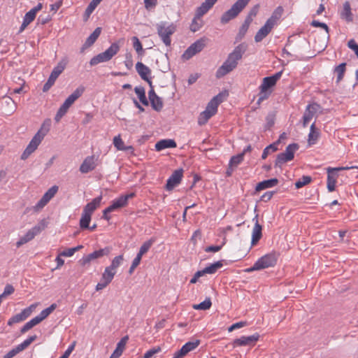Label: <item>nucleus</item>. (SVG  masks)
I'll list each match as a JSON object with an SVG mask.
<instances>
[{
  "label": "nucleus",
  "instance_id": "nucleus-30",
  "mask_svg": "<svg viewBox=\"0 0 358 358\" xmlns=\"http://www.w3.org/2000/svg\"><path fill=\"white\" fill-rule=\"evenodd\" d=\"M45 228V223L41 222L30 229L24 236L29 241H30L34 239L36 235L39 234Z\"/></svg>",
  "mask_w": 358,
  "mask_h": 358
},
{
  "label": "nucleus",
  "instance_id": "nucleus-10",
  "mask_svg": "<svg viewBox=\"0 0 358 358\" xmlns=\"http://www.w3.org/2000/svg\"><path fill=\"white\" fill-rule=\"evenodd\" d=\"M206 45V39L204 38H200L192 43L182 54V59L183 60H188L191 59L196 54L200 52Z\"/></svg>",
  "mask_w": 358,
  "mask_h": 358
},
{
  "label": "nucleus",
  "instance_id": "nucleus-8",
  "mask_svg": "<svg viewBox=\"0 0 358 358\" xmlns=\"http://www.w3.org/2000/svg\"><path fill=\"white\" fill-rule=\"evenodd\" d=\"M299 145L296 143L289 144L285 150L280 153L276 158L275 165L280 167L282 164L294 159V153L298 150Z\"/></svg>",
  "mask_w": 358,
  "mask_h": 358
},
{
  "label": "nucleus",
  "instance_id": "nucleus-58",
  "mask_svg": "<svg viewBox=\"0 0 358 358\" xmlns=\"http://www.w3.org/2000/svg\"><path fill=\"white\" fill-rule=\"evenodd\" d=\"M277 149L278 148L275 144L269 145L264 150L262 158L265 159L271 152H275Z\"/></svg>",
  "mask_w": 358,
  "mask_h": 358
},
{
  "label": "nucleus",
  "instance_id": "nucleus-53",
  "mask_svg": "<svg viewBox=\"0 0 358 358\" xmlns=\"http://www.w3.org/2000/svg\"><path fill=\"white\" fill-rule=\"evenodd\" d=\"M243 157H244L243 154H241V153L239 155L233 156L229 161L230 168L236 167L238 164H240L243 162Z\"/></svg>",
  "mask_w": 358,
  "mask_h": 358
},
{
  "label": "nucleus",
  "instance_id": "nucleus-7",
  "mask_svg": "<svg viewBox=\"0 0 358 358\" xmlns=\"http://www.w3.org/2000/svg\"><path fill=\"white\" fill-rule=\"evenodd\" d=\"M120 50V46L117 43H113L104 52L99 53L92 57L90 62L91 66H95L99 63L110 60Z\"/></svg>",
  "mask_w": 358,
  "mask_h": 358
},
{
  "label": "nucleus",
  "instance_id": "nucleus-24",
  "mask_svg": "<svg viewBox=\"0 0 358 358\" xmlns=\"http://www.w3.org/2000/svg\"><path fill=\"white\" fill-rule=\"evenodd\" d=\"M1 104L2 110L7 115H12L16 110L17 105L13 99L9 96L4 97Z\"/></svg>",
  "mask_w": 358,
  "mask_h": 358
},
{
  "label": "nucleus",
  "instance_id": "nucleus-15",
  "mask_svg": "<svg viewBox=\"0 0 358 358\" xmlns=\"http://www.w3.org/2000/svg\"><path fill=\"white\" fill-rule=\"evenodd\" d=\"M43 8V4L41 3H38L36 6L31 8L29 12H27L24 18L22 24H21L19 32H22L36 18V14L38 11H40Z\"/></svg>",
  "mask_w": 358,
  "mask_h": 358
},
{
  "label": "nucleus",
  "instance_id": "nucleus-34",
  "mask_svg": "<svg viewBox=\"0 0 358 358\" xmlns=\"http://www.w3.org/2000/svg\"><path fill=\"white\" fill-rule=\"evenodd\" d=\"M176 143L172 139H164L158 141L155 144V149L157 151H161L166 148H173L176 147Z\"/></svg>",
  "mask_w": 358,
  "mask_h": 358
},
{
  "label": "nucleus",
  "instance_id": "nucleus-61",
  "mask_svg": "<svg viewBox=\"0 0 358 358\" xmlns=\"http://www.w3.org/2000/svg\"><path fill=\"white\" fill-rule=\"evenodd\" d=\"M259 4H257L255 6H254L250 10L249 13H248V18H247V20H250L251 21L252 20V17H255L258 12H259Z\"/></svg>",
  "mask_w": 358,
  "mask_h": 358
},
{
  "label": "nucleus",
  "instance_id": "nucleus-2",
  "mask_svg": "<svg viewBox=\"0 0 358 358\" xmlns=\"http://www.w3.org/2000/svg\"><path fill=\"white\" fill-rule=\"evenodd\" d=\"M50 127V120L44 122L37 133L34 136L23 153L21 155V159L23 160L27 159L38 147L41 141L48 133Z\"/></svg>",
  "mask_w": 358,
  "mask_h": 358
},
{
  "label": "nucleus",
  "instance_id": "nucleus-38",
  "mask_svg": "<svg viewBox=\"0 0 358 358\" xmlns=\"http://www.w3.org/2000/svg\"><path fill=\"white\" fill-rule=\"evenodd\" d=\"M223 266L222 261H217L210 265L206 266L203 270H201V273L204 275L205 274H214L216 271Z\"/></svg>",
  "mask_w": 358,
  "mask_h": 358
},
{
  "label": "nucleus",
  "instance_id": "nucleus-32",
  "mask_svg": "<svg viewBox=\"0 0 358 358\" xmlns=\"http://www.w3.org/2000/svg\"><path fill=\"white\" fill-rule=\"evenodd\" d=\"M341 17L347 22H351L353 20V15L351 11V6L349 1L343 3V8L341 12Z\"/></svg>",
  "mask_w": 358,
  "mask_h": 358
},
{
  "label": "nucleus",
  "instance_id": "nucleus-29",
  "mask_svg": "<svg viewBox=\"0 0 358 358\" xmlns=\"http://www.w3.org/2000/svg\"><path fill=\"white\" fill-rule=\"evenodd\" d=\"M114 146L116 148L117 150H122V151H130L132 154L134 152V149L133 146L129 145L126 146L124 145V141H122L120 134L115 136L113 138V141Z\"/></svg>",
  "mask_w": 358,
  "mask_h": 358
},
{
  "label": "nucleus",
  "instance_id": "nucleus-14",
  "mask_svg": "<svg viewBox=\"0 0 358 358\" xmlns=\"http://www.w3.org/2000/svg\"><path fill=\"white\" fill-rule=\"evenodd\" d=\"M37 306H38L37 303H33L31 306H29L28 308H26L24 310H22L20 313H18V314L13 316L12 317H10L8 320V325L11 326L13 324L24 321L32 313V312L36 309Z\"/></svg>",
  "mask_w": 358,
  "mask_h": 358
},
{
  "label": "nucleus",
  "instance_id": "nucleus-19",
  "mask_svg": "<svg viewBox=\"0 0 358 358\" xmlns=\"http://www.w3.org/2000/svg\"><path fill=\"white\" fill-rule=\"evenodd\" d=\"M98 157L95 155L87 157L81 164L79 171L82 173H87L94 171L97 166Z\"/></svg>",
  "mask_w": 358,
  "mask_h": 358
},
{
  "label": "nucleus",
  "instance_id": "nucleus-57",
  "mask_svg": "<svg viewBox=\"0 0 358 358\" xmlns=\"http://www.w3.org/2000/svg\"><path fill=\"white\" fill-rule=\"evenodd\" d=\"M128 340V336L123 337L121 341L117 343L116 349L115 351L116 352V354H122L125 345L127 343V341Z\"/></svg>",
  "mask_w": 358,
  "mask_h": 358
},
{
  "label": "nucleus",
  "instance_id": "nucleus-21",
  "mask_svg": "<svg viewBox=\"0 0 358 358\" xmlns=\"http://www.w3.org/2000/svg\"><path fill=\"white\" fill-rule=\"evenodd\" d=\"M136 69L138 73L139 74V76H141V78L143 80L148 82L149 85L150 87H152V83L151 81V78H150L151 70L150 69V68L148 67L147 66H145L142 62H138L136 64Z\"/></svg>",
  "mask_w": 358,
  "mask_h": 358
},
{
  "label": "nucleus",
  "instance_id": "nucleus-20",
  "mask_svg": "<svg viewBox=\"0 0 358 358\" xmlns=\"http://www.w3.org/2000/svg\"><path fill=\"white\" fill-rule=\"evenodd\" d=\"M183 176L182 169H178L174 171L172 175L167 180L166 189L168 191L172 190L175 187L179 185Z\"/></svg>",
  "mask_w": 358,
  "mask_h": 358
},
{
  "label": "nucleus",
  "instance_id": "nucleus-42",
  "mask_svg": "<svg viewBox=\"0 0 358 358\" xmlns=\"http://www.w3.org/2000/svg\"><path fill=\"white\" fill-rule=\"evenodd\" d=\"M92 219V215L83 212L80 220V227L82 229H86L89 227L90 222Z\"/></svg>",
  "mask_w": 358,
  "mask_h": 358
},
{
  "label": "nucleus",
  "instance_id": "nucleus-39",
  "mask_svg": "<svg viewBox=\"0 0 358 358\" xmlns=\"http://www.w3.org/2000/svg\"><path fill=\"white\" fill-rule=\"evenodd\" d=\"M67 64L66 59H62L60 61L57 65L53 69L50 76H53L55 78H57L58 76L64 71Z\"/></svg>",
  "mask_w": 358,
  "mask_h": 358
},
{
  "label": "nucleus",
  "instance_id": "nucleus-27",
  "mask_svg": "<svg viewBox=\"0 0 358 358\" xmlns=\"http://www.w3.org/2000/svg\"><path fill=\"white\" fill-rule=\"evenodd\" d=\"M102 200V196L100 195L94 198L91 202L88 203L83 208V212L92 215L94 211L100 206Z\"/></svg>",
  "mask_w": 358,
  "mask_h": 358
},
{
  "label": "nucleus",
  "instance_id": "nucleus-52",
  "mask_svg": "<svg viewBox=\"0 0 358 358\" xmlns=\"http://www.w3.org/2000/svg\"><path fill=\"white\" fill-rule=\"evenodd\" d=\"M312 180V178L310 176H303L302 178L299 179L295 182V187L296 189H300L303 187V186L309 184Z\"/></svg>",
  "mask_w": 358,
  "mask_h": 358
},
{
  "label": "nucleus",
  "instance_id": "nucleus-4",
  "mask_svg": "<svg viewBox=\"0 0 358 358\" xmlns=\"http://www.w3.org/2000/svg\"><path fill=\"white\" fill-rule=\"evenodd\" d=\"M282 72L276 73L272 76L266 77L263 79L259 86V102L266 99L271 93L270 88L275 85L277 81L280 78Z\"/></svg>",
  "mask_w": 358,
  "mask_h": 358
},
{
  "label": "nucleus",
  "instance_id": "nucleus-13",
  "mask_svg": "<svg viewBox=\"0 0 358 358\" xmlns=\"http://www.w3.org/2000/svg\"><path fill=\"white\" fill-rule=\"evenodd\" d=\"M277 255L274 252L266 254L256 261L259 270L273 267L277 262Z\"/></svg>",
  "mask_w": 358,
  "mask_h": 358
},
{
  "label": "nucleus",
  "instance_id": "nucleus-3",
  "mask_svg": "<svg viewBox=\"0 0 358 358\" xmlns=\"http://www.w3.org/2000/svg\"><path fill=\"white\" fill-rule=\"evenodd\" d=\"M223 101L222 94H218L214 96L207 104V106L198 117V124L200 126L206 124L208 121L217 112L219 105Z\"/></svg>",
  "mask_w": 358,
  "mask_h": 358
},
{
  "label": "nucleus",
  "instance_id": "nucleus-59",
  "mask_svg": "<svg viewBox=\"0 0 358 358\" xmlns=\"http://www.w3.org/2000/svg\"><path fill=\"white\" fill-rule=\"evenodd\" d=\"M161 350L160 347L152 348L144 354L143 358H152L157 353L161 352Z\"/></svg>",
  "mask_w": 358,
  "mask_h": 358
},
{
  "label": "nucleus",
  "instance_id": "nucleus-47",
  "mask_svg": "<svg viewBox=\"0 0 358 358\" xmlns=\"http://www.w3.org/2000/svg\"><path fill=\"white\" fill-rule=\"evenodd\" d=\"M70 107L71 106L64 101V103L60 106L56 114V121H59V120L67 113Z\"/></svg>",
  "mask_w": 358,
  "mask_h": 358
},
{
  "label": "nucleus",
  "instance_id": "nucleus-28",
  "mask_svg": "<svg viewBox=\"0 0 358 358\" xmlns=\"http://www.w3.org/2000/svg\"><path fill=\"white\" fill-rule=\"evenodd\" d=\"M102 200V196L100 195L94 198L91 202L88 203L83 208V212L92 215L94 211L100 206Z\"/></svg>",
  "mask_w": 358,
  "mask_h": 358
},
{
  "label": "nucleus",
  "instance_id": "nucleus-55",
  "mask_svg": "<svg viewBox=\"0 0 358 358\" xmlns=\"http://www.w3.org/2000/svg\"><path fill=\"white\" fill-rule=\"evenodd\" d=\"M132 41H133L134 48L137 52V53L139 55H143V46H142V44H141V41H139V39L136 36H134L132 38Z\"/></svg>",
  "mask_w": 358,
  "mask_h": 358
},
{
  "label": "nucleus",
  "instance_id": "nucleus-36",
  "mask_svg": "<svg viewBox=\"0 0 358 358\" xmlns=\"http://www.w3.org/2000/svg\"><path fill=\"white\" fill-rule=\"evenodd\" d=\"M85 91V87L83 86H80L70 95L68 98L64 101L66 103L69 104L71 106L73 104V103L82 96Z\"/></svg>",
  "mask_w": 358,
  "mask_h": 358
},
{
  "label": "nucleus",
  "instance_id": "nucleus-31",
  "mask_svg": "<svg viewBox=\"0 0 358 358\" xmlns=\"http://www.w3.org/2000/svg\"><path fill=\"white\" fill-rule=\"evenodd\" d=\"M262 227L259 224L257 218L256 217V222L255 223L252 233V245H255L258 241L261 239L262 234Z\"/></svg>",
  "mask_w": 358,
  "mask_h": 358
},
{
  "label": "nucleus",
  "instance_id": "nucleus-26",
  "mask_svg": "<svg viewBox=\"0 0 358 358\" xmlns=\"http://www.w3.org/2000/svg\"><path fill=\"white\" fill-rule=\"evenodd\" d=\"M217 1V0H205V1L203 2L196 10L197 17H202L203 15L207 13L208 10L213 8Z\"/></svg>",
  "mask_w": 358,
  "mask_h": 358
},
{
  "label": "nucleus",
  "instance_id": "nucleus-37",
  "mask_svg": "<svg viewBox=\"0 0 358 358\" xmlns=\"http://www.w3.org/2000/svg\"><path fill=\"white\" fill-rule=\"evenodd\" d=\"M101 32V28L97 27L95 30L90 34V36L86 39L85 43L83 45V48H87L93 45L96 39L99 38Z\"/></svg>",
  "mask_w": 358,
  "mask_h": 358
},
{
  "label": "nucleus",
  "instance_id": "nucleus-5",
  "mask_svg": "<svg viewBox=\"0 0 358 358\" xmlns=\"http://www.w3.org/2000/svg\"><path fill=\"white\" fill-rule=\"evenodd\" d=\"M251 0H237L231 7L230 9L224 12L220 21L222 24H227L231 20L236 17L238 14L247 6Z\"/></svg>",
  "mask_w": 358,
  "mask_h": 358
},
{
  "label": "nucleus",
  "instance_id": "nucleus-9",
  "mask_svg": "<svg viewBox=\"0 0 358 358\" xmlns=\"http://www.w3.org/2000/svg\"><path fill=\"white\" fill-rule=\"evenodd\" d=\"M112 251V248L110 246L105 247L104 248L95 250L92 253L83 257L80 262L82 265L85 266L90 264L91 262L97 259L101 258L104 256H108Z\"/></svg>",
  "mask_w": 358,
  "mask_h": 358
},
{
  "label": "nucleus",
  "instance_id": "nucleus-25",
  "mask_svg": "<svg viewBox=\"0 0 358 358\" xmlns=\"http://www.w3.org/2000/svg\"><path fill=\"white\" fill-rule=\"evenodd\" d=\"M149 99L150 101L152 107L157 111H160L163 108V101L155 92L153 89L148 93Z\"/></svg>",
  "mask_w": 358,
  "mask_h": 358
},
{
  "label": "nucleus",
  "instance_id": "nucleus-40",
  "mask_svg": "<svg viewBox=\"0 0 358 358\" xmlns=\"http://www.w3.org/2000/svg\"><path fill=\"white\" fill-rule=\"evenodd\" d=\"M123 261V255L116 256L112 259L110 265L108 267L113 270L114 272L117 273V268L122 264Z\"/></svg>",
  "mask_w": 358,
  "mask_h": 358
},
{
  "label": "nucleus",
  "instance_id": "nucleus-56",
  "mask_svg": "<svg viewBox=\"0 0 358 358\" xmlns=\"http://www.w3.org/2000/svg\"><path fill=\"white\" fill-rule=\"evenodd\" d=\"M37 338L36 335L31 336L29 338H27L26 340H24L22 343L19 344L18 346L21 349V350H24L26 349L29 345L33 343L34 341H36Z\"/></svg>",
  "mask_w": 358,
  "mask_h": 358
},
{
  "label": "nucleus",
  "instance_id": "nucleus-48",
  "mask_svg": "<svg viewBox=\"0 0 358 358\" xmlns=\"http://www.w3.org/2000/svg\"><path fill=\"white\" fill-rule=\"evenodd\" d=\"M70 107L71 106L64 101V103L60 106L56 114V121H59V120L67 113Z\"/></svg>",
  "mask_w": 358,
  "mask_h": 358
},
{
  "label": "nucleus",
  "instance_id": "nucleus-50",
  "mask_svg": "<svg viewBox=\"0 0 358 358\" xmlns=\"http://www.w3.org/2000/svg\"><path fill=\"white\" fill-rule=\"evenodd\" d=\"M58 191V187L56 185L50 187L42 196V198L47 202H49L56 194Z\"/></svg>",
  "mask_w": 358,
  "mask_h": 358
},
{
  "label": "nucleus",
  "instance_id": "nucleus-33",
  "mask_svg": "<svg viewBox=\"0 0 358 358\" xmlns=\"http://www.w3.org/2000/svg\"><path fill=\"white\" fill-rule=\"evenodd\" d=\"M278 184V180L277 178H272L269 180H263L259 182L256 187L255 190L257 192H259L268 188L273 187Z\"/></svg>",
  "mask_w": 358,
  "mask_h": 358
},
{
  "label": "nucleus",
  "instance_id": "nucleus-63",
  "mask_svg": "<svg viewBox=\"0 0 358 358\" xmlns=\"http://www.w3.org/2000/svg\"><path fill=\"white\" fill-rule=\"evenodd\" d=\"M157 4V0H144V6L146 10L154 8Z\"/></svg>",
  "mask_w": 358,
  "mask_h": 358
},
{
  "label": "nucleus",
  "instance_id": "nucleus-64",
  "mask_svg": "<svg viewBox=\"0 0 358 358\" xmlns=\"http://www.w3.org/2000/svg\"><path fill=\"white\" fill-rule=\"evenodd\" d=\"M48 202L41 198L38 202L33 207L34 211L38 212L41 210Z\"/></svg>",
  "mask_w": 358,
  "mask_h": 358
},
{
  "label": "nucleus",
  "instance_id": "nucleus-23",
  "mask_svg": "<svg viewBox=\"0 0 358 358\" xmlns=\"http://www.w3.org/2000/svg\"><path fill=\"white\" fill-rule=\"evenodd\" d=\"M318 105L317 104H309L307 106L306 109L304 112L303 116V127H306L310 121L314 117L317 110Z\"/></svg>",
  "mask_w": 358,
  "mask_h": 358
},
{
  "label": "nucleus",
  "instance_id": "nucleus-62",
  "mask_svg": "<svg viewBox=\"0 0 358 358\" xmlns=\"http://www.w3.org/2000/svg\"><path fill=\"white\" fill-rule=\"evenodd\" d=\"M14 291H15V289L13 285H6L4 288L3 292L0 295V296H1V298H3L6 296L10 295L14 292Z\"/></svg>",
  "mask_w": 358,
  "mask_h": 358
},
{
  "label": "nucleus",
  "instance_id": "nucleus-12",
  "mask_svg": "<svg viewBox=\"0 0 358 358\" xmlns=\"http://www.w3.org/2000/svg\"><path fill=\"white\" fill-rule=\"evenodd\" d=\"M134 196V194L131 193L119 196L116 199L113 200L111 205H110L103 210L104 214L113 212L117 209L126 206L128 203V199L129 198H132Z\"/></svg>",
  "mask_w": 358,
  "mask_h": 358
},
{
  "label": "nucleus",
  "instance_id": "nucleus-49",
  "mask_svg": "<svg viewBox=\"0 0 358 358\" xmlns=\"http://www.w3.org/2000/svg\"><path fill=\"white\" fill-rule=\"evenodd\" d=\"M70 107L71 106L64 101V103L60 106L56 114V121H59V120L67 113Z\"/></svg>",
  "mask_w": 358,
  "mask_h": 358
},
{
  "label": "nucleus",
  "instance_id": "nucleus-44",
  "mask_svg": "<svg viewBox=\"0 0 358 358\" xmlns=\"http://www.w3.org/2000/svg\"><path fill=\"white\" fill-rule=\"evenodd\" d=\"M155 240L154 238H150V240L144 242L143 245L141 246L140 250L138 252V255L143 257L151 248L152 244L155 243Z\"/></svg>",
  "mask_w": 358,
  "mask_h": 358
},
{
  "label": "nucleus",
  "instance_id": "nucleus-16",
  "mask_svg": "<svg viewBox=\"0 0 358 358\" xmlns=\"http://www.w3.org/2000/svg\"><path fill=\"white\" fill-rule=\"evenodd\" d=\"M259 338V334L256 333L249 336H241L239 338L234 340L232 342L233 348L239 346H254Z\"/></svg>",
  "mask_w": 358,
  "mask_h": 358
},
{
  "label": "nucleus",
  "instance_id": "nucleus-51",
  "mask_svg": "<svg viewBox=\"0 0 358 358\" xmlns=\"http://www.w3.org/2000/svg\"><path fill=\"white\" fill-rule=\"evenodd\" d=\"M335 73L337 76L336 83H339L343 78L344 73L345 72V63H342L339 64L335 69Z\"/></svg>",
  "mask_w": 358,
  "mask_h": 358
},
{
  "label": "nucleus",
  "instance_id": "nucleus-43",
  "mask_svg": "<svg viewBox=\"0 0 358 358\" xmlns=\"http://www.w3.org/2000/svg\"><path fill=\"white\" fill-rule=\"evenodd\" d=\"M134 91H135L136 95L138 96L140 101L143 105L148 106V101L146 96H145V92L144 88L143 87H135Z\"/></svg>",
  "mask_w": 358,
  "mask_h": 358
},
{
  "label": "nucleus",
  "instance_id": "nucleus-6",
  "mask_svg": "<svg viewBox=\"0 0 358 358\" xmlns=\"http://www.w3.org/2000/svg\"><path fill=\"white\" fill-rule=\"evenodd\" d=\"M157 31L159 38L166 46L171 44V36L176 31V26L173 23L161 22L157 24Z\"/></svg>",
  "mask_w": 358,
  "mask_h": 358
},
{
  "label": "nucleus",
  "instance_id": "nucleus-46",
  "mask_svg": "<svg viewBox=\"0 0 358 358\" xmlns=\"http://www.w3.org/2000/svg\"><path fill=\"white\" fill-rule=\"evenodd\" d=\"M101 0H92L85 11V16L87 19L96 6L100 3Z\"/></svg>",
  "mask_w": 358,
  "mask_h": 358
},
{
  "label": "nucleus",
  "instance_id": "nucleus-35",
  "mask_svg": "<svg viewBox=\"0 0 358 358\" xmlns=\"http://www.w3.org/2000/svg\"><path fill=\"white\" fill-rule=\"evenodd\" d=\"M320 136V131L315 127V122L313 123L310 128V132L308 134V143L309 145H312L316 143Z\"/></svg>",
  "mask_w": 358,
  "mask_h": 358
},
{
  "label": "nucleus",
  "instance_id": "nucleus-1",
  "mask_svg": "<svg viewBox=\"0 0 358 358\" xmlns=\"http://www.w3.org/2000/svg\"><path fill=\"white\" fill-rule=\"evenodd\" d=\"M248 46L245 43H241L236 46L233 52L229 55L226 61L217 70L216 77L220 78L232 71L237 66L238 62L242 58Z\"/></svg>",
  "mask_w": 358,
  "mask_h": 358
},
{
  "label": "nucleus",
  "instance_id": "nucleus-45",
  "mask_svg": "<svg viewBox=\"0 0 358 358\" xmlns=\"http://www.w3.org/2000/svg\"><path fill=\"white\" fill-rule=\"evenodd\" d=\"M212 306V302L210 298L206 299L203 302L199 304H194L192 308L194 310H208Z\"/></svg>",
  "mask_w": 358,
  "mask_h": 358
},
{
  "label": "nucleus",
  "instance_id": "nucleus-60",
  "mask_svg": "<svg viewBox=\"0 0 358 358\" xmlns=\"http://www.w3.org/2000/svg\"><path fill=\"white\" fill-rule=\"evenodd\" d=\"M56 80H57V78H54L52 76H50L48 81L43 85V92L48 91L50 89V87L54 85Z\"/></svg>",
  "mask_w": 358,
  "mask_h": 358
},
{
  "label": "nucleus",
  "instance_id": "nucleus-22",
  "mask_svg": "<svg viewBox=\"0 0 358 358\" xmlns=\"http://www.w3.org/2000/svg\"><path fill=\"white\" fill-rule=\"evenodd\" d=\"M338 178V174L337 172V169L334 168H328L327 169V186L329 192H333L336 189V184L337 182V179Z\"/></svg>",
  "mask_w": 358,
  "mask_h": 358
},
{
  "label": "nucleus",
  "instance_id": "nucleus-17",
  "mask_svg": "<svg viewBox=\"0 0 358 358\" xmlns=\"http://www.w3.org/2000/svg\"><path fill=\"white\" fill-rule=\"evenodd\" d=\"M116 273L106 266L101 275V279L96 285V290L99 291L106 287L113 280Z\"/></svg>",
  "mask_w": 358,
  "mask_h": 358
},
{
  "label": "nucleus",
  "instance_id": "nucleus-41",
  "mask_svg": "<svg viewBox=\"0 0 358 358\" xmlns=\"http://www.w3.org/2000/svg\"><path fill=\"white\" fill-rule=\"evenodd\" d=\"M203 26V21L201 17H198L197 14L195 13V16L193 18L192 23L190 24V30L192 32H196L199 30Z\"/></svg>",
  "mask_w": 358,
  "mask_h": 358
},
{
  "label": "nucleus",
  "instance_id": "nucleus-54",
  "mask_svg": "<svg viewBox=\"0 0 358 358\" xmlns=\"http://www.w3.org/2000/svg\"><path fill=\"white\" fill-rule=\"evenodd\" d=\"M56 307L57 305L55 303H52L50 307L42 310L38 316L43 321L55 310Z\"/></svg>",
  "mask_w": 358,
  "mask_h": 358
},
{
  "label": "nucleus",
  "instance_id": "nucleus-11",
  "mask_svg": "<svg viewBox=\"0 0 358 358\" xmlns=\"http://www.w3.org/2000/svg\"><path fill=\"white\" fill-rule=\"evenodd\" d=\"M277 17L273 15L267 20L265 24L257 32L255 36V42L262 41L272 30L276 23Z\"/></svg>",
  "mask_w": 358,
  "mask_h": 358
},
{
  "label": "nucleus",
  "instance_id": "nucleus-18",
  "mask_svg": "<svg viewBox=\"0 0 358 358\" xmlns=\"http://www.w3.org/2000/svg\"><path fill=\"white\" fill-rule=\"evenodd\" d=\"M200 345L199 340H195L194 341H189L186 343L178 351H176L172 358H183L189 352L195 350Z\"/></svg>",
  "mask_w": 358,
  "mask_h": 358
}]
</instances>
